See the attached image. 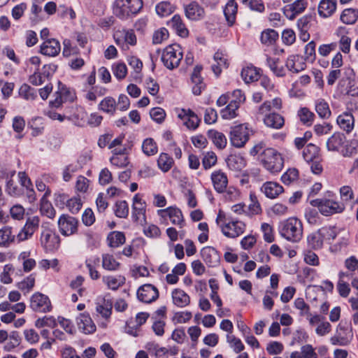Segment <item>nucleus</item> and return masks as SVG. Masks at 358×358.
<instances>
[{"mask_svg":"<svg viewBox=\"0 0 358 358\" xmlns=\"http://www.w3.org/2000/svg\"><path fill=\"white\" fill-rule=\"evenodd\" d=\"M211 180L215 189L219 192H224L228 185V178L225 173L217 170L211 173Z\"/></svg>","mask_w":358,"mask_h":358,"instance_id":"22","label":"nucleus"},{"mask_svg":"<svg viewBox=\"0 0 358 358\" xmlns=\"http://www.w3.org/2000/svg\"><path fill=\"white\" fill-rule=\"evenodd\" d=\"M260 190L267 198L273 199L282 194L284 189L282 186L278 182L268 181L263 183Z\"/></svg>","mask_w":358,"mask_h":358,"instance_id":"19","label":"nucleus"},{"mask_svg":"<svg viewBox=\"0 0 358 358\" xmlns=\"http://www.w3.org/2000/svg\"><path fill=\"white\" fill-rule=\"evenodd\" d=\"M227 341L229 343L230 347L236 353H239L245 348L243 343L241 339L236 338L234 335H227Z\"/></svg>","mask_w":358,"mask_h":358,"instance_id":"63","label":"nucleus"},{"mask_svg":"<svg viewBox=\"0 0 358 358\" xmlns=\"http://www.w3.org/2000/svg\"><path fill=\"white\" fill-rule=\"evenodd\" d=\"M173 164V160L168 154H160L157 160V164L159 168L163 172H167L168 171H169L171 169Z\"/></svg>","mask_w":358,"mask_h":358,"instance_id":"51","label":"nucleus"},{"mask_svg":"<svg viewBox=\"0 0 358 358\" xmlns=\"http://www.w3.org/2000/svg\"><path fill=\"white\" fill-rule=\"evenodd\" d=\"M347 143L343 134L336 132L327 141V149L330 151H340Z\"/></svg>","mask_w":358,"mask_h":358,"instance_id":"28","label":"nucleus"},{"mask_svg":"<svg viewBox=\"0 0 358 358\" xmlns=\"http://www.w3.org/2000/svg\"><path fill=\"white\" fill-rule=\"evenodd\" d=\"M30 307L33 310L41 313L49 312L52 308L49 298L39 292L31 297Z\"/></svg>","mask_w":358,"mask_h":358,"instance_id":"13","label":"nucleus"},{"mask_svg":"<svg viewBox=\"0 0 358 358\" xmlns=\"http://www.w3.org/2000/svg\"><path fill=\"white\" fill-rule=\"evenodd\" d=\"M143 6V0H115L113 14L121 20H127L138 13Z\"/></svg>","mask_w":358,"mask_h":358,"instance_id":"2","label":"nucleus"},{"mask_svg":"<svg viewBox=\"0 0 358 358\" xmlns=\"http://www.w3.org/2000/svg\"><path fill=\"white\" fill-rule=\"evenodd\" d=\"M173 303L178 307H185L190 303V298L187 294L180 289H175L172 292Z\"/></svg>","mask_w":358,"mask_h":358,"instance_id":"33","label":"nucleus"},{"mask_svg":"<svg viewBox=\"0 0 358 358\" xmlns=\"http://www.w3.org/2000/svg\"><path fill=\"white\" fill-rule=\"evenodd\" d=\"M216 222L221 228L222 234L228 238H236L243 234L245 229L244 222L227 218L222 210H220L217 214Z\"/></svg>","mask_w":358,"mask_h":358,"instance_id":"3","label":"nucleus"},{"mask_svg":"<svg viewBox=\"0 0 358 358\" xmlns=\"http://www.w3.org/2000/svg\"><path fill=\"white\" fill-rule=\"evenodd\" d=\"M6 191L12 196H20L24 194L23 187H21L20 185H18L12 179L7 181Z\"/></svg>","mask_w":358,"mask_h":358,"instance_id":"54","label":"nucleus"},{"mask_svg":"<svg viewBox=\"0 0 358 358\" xmlns=\"http://www.w3.org/2000/svg\"><path fill=\"white\" fill-rule=\"evenodd\" d=\"M142 150L148 156L154 155L157 152V146L152 138H146L143 142Z\"/></svg>","mask_w":358,"mask_h":358,"instance_id":"60","label":"nucleus"},{"mask_svg":"<svg viewBox=\"0 0 358 358\" xmlns=\"http://www.w3.org/2000/svg\"><path fill=\"white\" fill-rule=\"evenodd\" d=\"M279 232L287 241L299 242L303 236L302 223L296 217H289L280 224Z\"/></svg>","mask_w":358,"mask_h":358,"instance_id":"4","label":"nucleus"},{"mask_svg":"<svg viewBox=\"0 0 358 358\" xmlns=\"http://www.w3.org/2000/svg\"><path fill=\"white\" fill-rule=\"evenodd\" d=\"M299 178V171L296 169H289L281 177L282 182L285 185H289Z\"/></svg>","mask_w":358,"mask_h":358,"instance_id":"64","label":"nucleus"},{"mask_svg":"<svg viewBox=\"0 0 358 358\" xmlns=\"http://www.w3.org/2000/svg\"><path fill=\"white\" fill-rule=\"evenodd\" d=\"M201 257L203 261L210 267H215L219 264L220 255L213 247L207 246L201 251Z\"/></svg>","mask_w":358,"mask_h":358,"instance_id":"24","label":"nucleus"},{"mask_svg":"<svg viewBox=\"0 0 358 358\" xmlns=\"http://www.w3.org/2000/svg\"><path fill=\"white\" fill-rule=\"evenodd\" d=\"M358 148V141L352 140L347 141L343 148L341 150V152L344 157H351L355 153Z\"/></svg>","mask_w":358,"mask_h":358,"instance_id":"58","label":"nucleus"},{"mask_svg":"<svg viewBox=\"0 0 358 358\" xmlns=\"http://www.w3.org/2000/svg\"><path fill=\"white\" fill-rule=\"evenodd\" d=\"M19 94L26 100H34L36 97V91L27 84H23L19 89Z\"/></svg>","mask_w":358,"mask_h":358,"instance_id":"57","label":"nucleus"},{"mask_svg":"<svg viewBox=\"0 0 358 358\" xmlns=\"http://www.w3.org/2000/svg\"><path fill=\"white\" fill-rule=\"evenodd\" d=\"M354 117L350 113H344L337 117V124L347 133L350 132L354 128Z\"/></svg>","mask_w":358,"mask_h":358,"instance_id":"35","label":"nucleus"},{"mask_svg":"<svg viewBox=\"0 0 358 358\" xmlns=\"http://www.w3.org/2000/svg\"><path fill=\"white\" fill-rule=\"evenodd\" d=\"M308 6L306 0H296L283 8L285 15L289 20H293L296 15L302 13Z\"/></svg>","mask_w":358,"mask_h":358,"instance_id":"17","label":"nucleus"},{"mask_svg":"<svg viewBox=\"0 0 358 358\" xmlns=\"http://www.w3.org/2000/svg\"><path fill=\"white\" fill-rule=\"evenodd\" d=\"M241 77L246 83L257 81L259 78V73L254 66H247L242 69Z\"/></svg>","mask_w":358,"mask_h":358,"instance_id":"40","label":"nucleus"},{"mask_svg":"<svg viewBox=\"0 0 358 358\" xmlns=\"http://www.w3.org/2000/svg\"><path fill=\"white\" fill-rule=\"evenodd\" d=\"M178 117L189 129H196L201 122V119L190 109H180L178 113Z\"/></svg>","mask_w":358,"mask_h":358,"instance_id":"16","label":"nucleus"},{"mask_svg":"<svg viewBox=\"0 0 358 358\" xmlns=\"http://www.w3.org/2000/svg\"><path fill=\"white\" fill-rule=\"evenodd\" d=\"M250 131L247 125L239 124L234 127L230 132V141L236 148H241L249 140Z\"/></svg>","mask_w":358,"mask_h":358,"instance_id":"8","label":"nucleus"},{"mask_svg":"<svg viewBox=\"0 0 358 358\" xmlns=\"http://www.w3.org/2000/svg\"><path fill=\"white\" fill-rule=\"evenodd\" d=\"M320 149L314 144L309 143L303 151V159L307 162H313L319 159Z\"/></svg>","mask_w":358,"mask_h":358,"instance_id":"43","label":"nucleus"},{"mask_svg":"<svg viewBox=\"0 0 358 358\" xmlns=\"http://www.w3.org/2000/svg\"><path fill=\"white\" fill-rule=\"evenodd\" d=\"M77 219L68 215H62L58 220L60 233L66 236L74 234L78 230Z\"/></svg>","mask_w":358,"mask_h":358,"instance_id":"12","label":"nucleus"},{"mask_svg":"<svg viewBox=\"0 0 358 358\" xmlns=\"http://www.w3.org/2000/svg\"><path fill=\"white\" fill-rule=\"evenodd\" d=\"M99 109L108 113H113L116 109V101L110 96L106 97L99 103Z\"/></svg>","mask_w":358,"mask_h":358,"instance_id":"53","label":"nucleus"},{"mask_svg":"<svg viewBox=\"0 0 358 358\" xmlns=\"http://www.w3.org/2000/svg\"><path fill=\"white\" fill-rule=\"evenodd\" d=\"M282 100L281 99L276 97L271 101H264L259 107L258 113L261 115L268 113L271 109L280 110L282 108Z\"/></svg>","mask_w":358,"mask_h":358,"instance_id":"38","label":"nucleus"},{"mask_svg":"<svg viewBox=\"0 0 358 358\" xmlns=\"http://www.w3.org/2000/svg\"><path fill=\"white\" fill-rule=\"evenodd\" d=\"M315 110L319 117L322 119H329L331 115L328 103L323 99L316 100Z\"/></svg>","mask_w":358,"mask_h":358,"instance_id":"42","label":"nucleus"},{"mask_svg":"<svg viewBox=\"0 0 358 358\" xmlns=\"http://www.w3.org/2000/svg\"><path fill=\"white\" fill-rule=\"evenodd\" d=\"M336 8V0H321L317 6V13L320 17L327 18L334 15Z\"/></svg>","mask_w":358,"mask_h":358,"instance_id":"21","label":"nucleus"},{"mask_svg":"<svg viewBox=\"0 0 358 358\" xmlns=\"http://www.w3.org/2000/svg\"><path fill=\"white\" fill-rule=\"evenodd\" d=\"M201 66H196L192 73L191 80L193 83L192 92L194 95H200L201 92L205 89L206 85L201 76Z\"/></svg>","mask_w":358,"mask_h":358,"instance_id":"25","label":"nucleus"},{"mask_svg":"<svg viewBox=\"0 0 358 358\" xmlns=\"http://www.w3.org/2000/svg\"><path fill=\"white\" fill-rule=\"evenodd\" d=\"M41 243L48 251L57 250L60 245V238L52 229L44 227L41 235Z\"/></svg>","mask_w":358,"mask_h":358,"instance_id":"9","label":"nucleus"},{"mask_svg":"<svg viewBox=\"0 0 358 358\" xmlns=\"http://www.w3.org/2000/svg\"><path fill=\"white\" fill-rule=\"evenodd\" d=\"M34 285L35 278L33 275H30L21 282H18L17 287L26 294L30 292V290L34 287Z\"/></svg>","mask_w":358,"mask_h":358,"instance_id":"61","label":"nucleus"},{"mask_svg":"<svg viewBox=\"0 0 358 358\" xmlns=\"http://www.w3.org/2000/svg\"><path fill=\"white\" fill-rule=\"evenodd\" d=\"M110 163L118 167L126 166L128 163V158L121 151L115 150L114 155L110 158Z\"/></svg>","mask_w":358,"mask_h":358,"instance_id":"55","label":"nucleus"},{"mask_svg":"<svg viewBox=\"0 0 358 358\" xmlns=\"http://www.w3.org/2000/svg\"><path fill=\"white\" fill-rule=\"evenodd\" d=\"M8 338L9 341L4 345V350L7 352L11 351L20 343V337L17 331H12Z\"/></svg>","mask_w":358,"mask_h":358,"instance_id":"62","label":"nucleus"},{"mask_svg":"<svg viewBox=\"0 0 358 358\" xmlns=\"http://www.w3.org/2000/svg\"><path fill=\"white\" fill-rule=\"evenodd\" d=\"M146 203L141 196L136 194L133 198L132 217L134 222L143 224L146 222Z\"/></svg>","mask_w":358,"mask_h":358,"instance_id":"10","label":"nucleus"},{"mask_svg":"<svg viewBox=\"0 0 358 358\" xmlns=\"http://www.w3.org/2000/svg\"><path fill=\"white\" fill-rule=\"evenodd\" d=\"M96 312L105 320H108L111 315L113 303L110 299L99 297L96 301Z\"/></svg>","mask_w":358,"mask_h":358,"instance_id":"20","label":"nucleus"},{"mask_svg":"<svg viewBox=\"0 0 358 358\" xmlns=\"http://www.w3.org/2000/svg\"><path fill=\"white\" fill-rule=\"evenodd\" d=\"M287 69L293 73H298L306 67L305 59L299 55H291L286 61Z\"/></svg>","mask_w":358,"mask_h":358,"instance_id":"29","label":"nucleus"},{"mask_svg":"<svg viewBox=\"0 0 358 358\" xmlns=\"http://www.w3.org/2000/svg\"><path fill=\"white\" fill-rule=\"evenodd\" d=\"M76 320L78 329L83 333L87 334L96 331V326L88 313H80Z\"/></svg>","mask_w":358,"mask_h":358,"instance_id":"23","label":"nucleus"},{"mask_svg":"<svg viewBox=\"0 0 358 358\" xmlns=\"http://www.w3.org/2000/svg\"><path fill=\"white\" fill-rule=\"evenodd\" d=\"M278 38V32L272 29H265L261 34V42L262 44L270 46L275 43Z\"/></svg>","mask_w":358,"mask_h":358,"instance_id":"44","label":"nucleus"},{"mask_svg":"<svg viewBox=\"0 0 358 358\" xmlns=\"http://www.w3.org/2000/svg\"><path fill=\"white\" fill-rule=\"evenodd\" d=\"M61 51V45L55 38L45 40L40 47V52L45 56L55 57Z\"/></svg>","mask_w":358,"mask_h":358,"instance_id":"18","label":"nucleus"},{"mask_svg":"<svg viewBox=\"0 0 358 358\" xmlns=\"http://www.w3.org/2000/svg\"><path fill=\"white\" fill-rule=\"evenodd\" d=\"M324 237L325 230L322 229L310 234L307 238L308 245L315 250L321 248L324 243Z\"/></svg>","mask_w":358,"mask_h":358,"instance_id":"31","label":"nucleus"},{"mask_svg":"<svg viewBox=\"0 0 358 358\" xmlns=\"http://www.w3.org/2000/svg\"><path fill=\"white\" fill-rule=\"evenodd\" d=\"M102 267L109 271H117L120 267V263L118 262L113 255L110 254L102 255Z\"/></svg>","mask_w":358,"mask_h":358,"instance_id":"39","label":"nucleus"},{"mask_svg":"<svg viewBox=\"0 0 358 358\" xmlns=\"http://www.w3.org/2000/svg\"><path fill=\"white\" fill-rule=\"evenodd\" d=\"M102 280L106 285L108 289L117 290L125 283L126 279L123 275H119L104 276Z\"/></svg>","mask_w":358,"mask_h":358,"instance_id":"36","label":"nucleus"},{"mask_svg":"<svg viewBox=\"0 0 358 358\" xmlns=\"http://www.w3.org/2000/svg\"><path fill=\"white\" fill-rule=\"evenodd\" d=\"M186 17L191 20H199L205 15L204 9L196 1H192L185 6Z\"/></svg>","mask_w":358,"mask_h":358,"instance_id":"26","label":"nucleus"},{"mask_svg":"<svg viewBox=\"0 0 358 358\" xmlns=\"http://www.w3.org/2000/svg\"><path fill=\"white\" fill-rule=\"evenodd\" d=\"M311 205L317 207L320 212L325 216L341 213L345 208V205L339 201L327 199L313 200Z\"/></svg>","mask_w":358,"mask_h":358,"instance_id":"6","label":"nucleus"},{"mask_svg":"<svg viewBox=\"0 0 358 358\" xmlns=\"http://www.w3.org/2000/svg\"><path fill=\"white\" fill-rule=\"evenodd\" d=\"M250 203L248 206V215H258L262 213V208L257 199V197L254 193L250 194Z\"/></svg>","mask_w":358,"mask_h":358,"instance_id":"59","label":"nucleus"},{"mask_svg":"<svg viewBox=\"0 0 358 358\" xmlns=\"http://www.w3.org/2000/svg\"><path fill=\"white\" fill-rule=\"evenodd\" d=\"M264 115V123L266 127L275 129H281L283 127L285 119L280 114L270 111Z\"/></svg>","mask_w":358,"mask_h":358,"instance_id":"27","label":"nucleus"},{"mask_svg":"<svg viewBox=\"0 0 358 358\" xmlns=\"http://www.w3.org/2000/svg\"><path fill=\"white\" fill-rule=\"evenodd\" d=\"M208 137L212 140L214 145L220 149H223L227 145V138L221 132L210 130L208 131Z\"/></svg>","mask_w":358,"mask_h":358,"instance_id":"46","label":"nucleus"},{"mask_svg":"<svg viewBox=\"0 0 358 358\" xmlns=\"http://www.w3.org/2000/svg\"><path fill=\"white\" fill-rule=\"evenodd\" d=\"M125 236L122 232L114 231L107 236L108 244L110 248H118L125 242Z\"/></svg>","mask_w":358,"mask_h":358,"instance_id":"41","label":"nucleus"},{"mask_svg":"<svg viewBox=\"0 0 358 358\" xmlns=\"http://www.w3.org/2000/svg\"><path fill=\"white\" fill-rule=\"evenodd\" d=\"M157 215L164 220L169 218L173 224L178 225L180 228H182L185 225L182 211L176 207L170 206L165 209L158 210Z\"/></svg>","mask_w":358,"mask_h":358,"instance_id":"11","label":"nucleus"},{"mask_svg":"<svg viewBox=\"0 0 358 358\" xmlns=\"http://www.w3.org/2000/svg\"><path fill=\"white\" fill-rule=\"evenodd\" d=\"M176 7L169 1H162L159 3L156 7L155 10L158 15L160 17H166L174 12Z\"/></svg>","mask_w":358,"mask_h":358,"instance_id":"48","label":"nucleus"},{"mask_svg":"<svg viewBox=\"0 0 358 358\" xmlns=\"http://www.w3.org/2000/svg\"><path fill=\"white\" fill-rule=\"evenodd\" d=\"M298 115L303 124L310 126L314 121L315 115L307 108H302L298 112Z\"/></svg>","mask_w":358,"mask_h":358,"instance_id":"56","label":"nucleus"},{"mask_svg":"<svg viewBox=\"0 0 358 358\" xmlns=\"http://www.w3.org/2000/svg\"><path fill=\"white\" fill-rule=\"evenodd\" d=\"M137 297L141 301L150 303L158 299L159 291L154 285L145 284L137 290Z\"/></svg>","mask_w":358,"mask_h":358,"instance_id":"15","label":"nucleus"},{"mask_svg":"<svg viewBox=\"0 0 358 358\" xmlns=\"http://www.w3.org/2000/svg\"><path fill=\"white\" fill-rule=\"evenodd\" d=\"M239 106L236 103V101H231L224 108L220 111L221 116L223 119L231 120L236 117L237 110Z\"/></svg>","mask_w":358,"mask_h":358,"instance_id":"49","label":"nucleus"},{"mask_svg":"<svg viewBox=\"0 0 358 358\" xmlns=\"http://www.w3.org/2000/svg\"><path fill=\"white\" fill-rule=\"evenodd\" d=\"M250 154L254 157L258 155L260 164L272 173H278L283 168L284 161L281 155L275 149L267 147L263 141L255 144Z\"/></svg>","mask_w":358,"mask_h":358,"instance_id":"1","label":"nucleus"},{"mask_svg":"<svg viewBox=\"0 0 358 358\" xmlns=\"http://www.w3.org/2000/svg\"><path fill=\"white\" fill-rule=\"evenodd\" d=\"M341 20L347 24L355 23L358 19V9L347 8L341 15Z\"/></svg>","mask_w":358,"mask_h":358,"instance_id":"47","label":"nucleus"},{"mask_svg":"<svg viewBox=\"0 0 358 358\" xmlns=\"http://www.w3.org/2000/svg\"><path fill=\"white\" fill-rule=\"evenodd\" d=\"M353 334L351 329L340 324L337 328L336 334L330 339L332 345L346 346L352 340Z\"/></svg>","mask_w":358,"mask_h":358,"instance_id":"14","label":"nucleus"},{"mask_svg":"<svg viewBox=\"0 0 358 358\" xmlns=\"http://www.w3.org/2000/svg\"><path fill=\"white\" fill-rule=\"evenodd\" d=\"M15 239V235L13 234L10 227L6 226L0 229V246L8 247Z\"/></svg>","mask_w":358,"mask_h":358,"instance_id":"37","label":"nucleus"},{"mask_svg":"<svg viewBox=\"0 0 358 358\" xmlns=\"http://www.w3.org/2000/svg\"><path fill=\"white\" fill-rule=\"evenodd\" d=\"M114 38L116 44L124 51L128 50L130 45H136L137 43L136 36L133 29L119 30L114 34Z\"/></svg>","mask_w":358,"mask_h":358,"instance_id":"7","label":"nucleus"},{"mask_svg":"<svg viewBox=\"0 0 358 358\" xmlns=\"http://www.w3.org/2000/svg\"><path fill=\"white\" fill-rule=\"evenodd\" d=\"M168 24L175 30L178 36L185 38L189 35V31L180 15H174Z\"/></svg>","mask_w":358,"mask_h":358,"instance_id":"30","label":"nucleus"},{"mask_svg":"<svg viewBox=\"0 0 358 358\" xmlns=\"http://www.w3.org/2000/svg\"><path fill=\"white\" fill-rule=\"evenodd\" d=\"M59 197L63 201H66V206L72 213H77L80 210L82 202L79 197H73L67 199V196L64 194L60 195Z\"/></svg>","mask_w":358,"mask_h":358,"instance_id":"50","label":"nucleus"},{"mask_svg":"<svg viewBox=\"0 0 358 358\" xmlns=\"http://www.w3.org/2000/svg\"><path fill=\"white\" fill-rule=\"evenodd\" d=\"M238 5L234 0H229L224 9V14L229 26H232L236 21Z\"/></svg>","mask_w":358,"mask_h":358,"instance_id":"32","label":"nucleus"},{"mask_svg":"<svg viewBox=\"0 0 358 358\" xmlns=\"http://www.w3.org/2000/svg\"><path fill=\"white\" fill-rule=\"evenodd\" d=\"M213 58L216 64L212 65V70L217 76L220 74L223 68L226 69L228 67V59L227 55L221 52H215Z\"/></svg>","mask_w":358,"mask_h":358,"instance_id":"34","label":"nucleus"},{"mask_svg":"<svg viewBox=\"0 0 358 358\" xmlns=\"http://www.w3.org/2000/svg\"><path fill=\"white\" fill-rule=\"evenodd\" d=\"M113 210L115 215L120 218H126L129 215V206L126 201H117Z\"/></svg>","mask_w":358,"mask_h":358,"instance_id":"52","label":"nucleus"},{"mask_svg":"<svg viewBox=\"0 0 358 358\" xmlns=\"http://www.w3.org/2000/svg\"><path fill=\"white\" fill-rule=\"evenodd\" d=\"M266 64L277 76H283L285 75V69L278 58H272L266 56Z\"/></svg>","mask_w":358,"mask_h":358,"instance_id":"45","label":"nucleus"},{"mask_svg":"<svg viewBox=\"0 0 358 358\" xmlns=\"http://www.w3.org/2000/svg\"><path fill=\"white\" fill-rule=\"evenodd\" d=\"M182 59L181 48L176 44L167 46L163 51L162 61L169 69L178 67Z\"/></svg>","mask_w":358,"mask_h":358,"instance_id":"5","label":"nucleus"}]
</instances>
